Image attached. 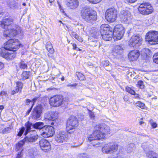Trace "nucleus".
Masks as SVG:
<instances>
[{
	"mask_svg": "<svg viewBox=\"0 0 158 158\" xmlns=\"http://www.w3.org/2000/svg\"><path fill=\"white\" fill-rule=\"evenodd\" d=\"M93 133L90 135L88 139L90 142L104 138L106 134H109L110 128L104 123L96 125L94 128Z\"/></svg>",
	"mask_w": 158,
	"mask_h": 158,
	"instance_id": "1",
	"label": "nucleus"
},
{
	"mask_svg": "<svg viewBox=\"0 0 158 158\" xmlns=\"http://www.w3.org/2000/svg\"><path fill=\"white\" fill-rule=\"evenodd\" d=\"M81 12L82 18L87 22L91 23L97 19L96 12L89 7L83 8Z\"/></svg>",
	"mask_w": 158,
	"mask_h": 158,
	"instance_id": "2",
	"label": "nucleus"
},
{
	"mask_svg": "<svg viewBox=\"0 0 158 158\" xmlns=\"http://www.w3.org/2000/svg\"><path fill=\"white\" fill-rule=\"evenodd\" d=\"M19 46L20 43L18 39H11L5 44L4 47L7 50L14 52L19 48Z\"/></svg>",
	"mask_w": 158,
	"mask_h": 158,
	"instance_id": "3",
	"label": "nucleus"
},
{
	"mask_svg": "<svg viewBox=\"0 0 158 158\" xmlns=\"http://www.w3.org/2000/svg\"><path fill=\"white\" fill-rule=\"evenodd\" d=\"M49 102L51 106L54 107H57L65 104L63 97L60 95H56L50 98Z\"/></svg>",
	"mask_w": 158,
	"mask_h": 158,
	"instance_id": "4",
	"label": "nucleus"
},
{
	"mask_svg": "<svg viewBox=\"0 0 158 158\" xmlns=\"http://www.w3.org/2000/svg\"><path fill=\"white\" fill-rule=\"evenodd\" d=\"M138 10L140 13L144 15H147L152 13L153 11V8L148 2H144L141 4Z\"/></svg>",
	"mask_w": 158,
	"mask_h": 158,
	"instance_id": "5",
	"label": "nucleus"
},
{
	"mask_svg": "<svg viewBox=\"0 0 158 158\" xmlns=\"http://www.w3.org/2000/svg\"><path fill=\"white\" fill-rule=\"evenodd\" d=\"M145 40L151 44H158V32L150 31L146 35Z\"/></svg>",
	"mask_w": 158,
	"mask_h": 158,
	"instance_id": "6",
	"label": "nucleus"
},
{
	"mask_svg": "<svg viewBox=\"0 0 158 158\" xmlns=\"http://www.w3.org/2000/svg\"><path fill=\"white\" fill-rule=\"evenodd\" d=\"M124 31V28L122 25L120 24L116 25L113 32V36L114 40H118L121 39Z\"/></svg>",
	"mask_w": 158,
	"mask_h": 158,
	"instance_id": "7",
	"label": "nucleus"
},
{
	"mask_svg": "<svg viewBox=\"0 0 158 158\" xmlns=\"http://www.w3.org/2000/svg\"><path fill=\"white\" fill-rule=\"evenodd\" d=\"M12 27L5 31L4 36L6 38L9 37H13L21 33V30L19 26L16 25H11Z\"/></svg>",
	"mask_w": 158,
	"mask_h": 158,
	"instance_id": "8",
	"label": "nucleus"
},
{
	"mask_svg": "<svg viewBox=\"0 0 158 158\" xmlns=\"http://www.w3.org/2000/svg\"><path fill=\"white\" fill-rule=\"evenodd\" d=\"M117 12L114 8H110L107 10L105 13V18L109 22H114L116 20Z\"/></svg>",
	"mask_w": 158,
	"mask_h": 158,
	"instance_id": "9",
	"label": "nucleus"
},
{
	"mask_svg": "<svg viewBox=\"0 0 158 158\" xmlns=\"http://www.w3.org/2000/svg\"><path fill=\"white\" fill-rule=\"evenodd\" d=\"M118 145L114 143H110L105 145L102 148V152L104 153L111 154L115 152L118 149Z\"/></svg>",
	"mask_w": 158,
	"mask_h": 158,
	"instance_id": "10",
	"label": "nucleus"
},
{
	"mask_svg": "<svg viewBox=\"0 0 158 158\" xmlns=\"http://www.w3.org/2000/svg\"><path fill=\"white\" fill-rule=\"evenodd\" d=\"M78 120L75 117L72 116L70 117L67 122V126L66 127L67 132L71 134L73 131H70V130H73L74 128L77 126Z\"/></svg>",
	"mask_w": 158,
	"mask_h": 158,
	"instance_id": "11",
	"label": "nucleus"
},
{
	"mask_svg": "<svg viewBox=\"0 0 158 158\" xmlns=\"http://www.w3.org/2000/svg\"><path fill=\"white\" fill-rule=\"evenodd\" d=\"M55 131L53 127L51 126H44L41 131V135L45 138L52 137L54 134Z\"/></svg>",
	"mask_w": 158,
	"mask_h": 158,
	"instance_id": "12",
	"label": "nucleus"
},
{
	"mask_svg": "<svg viewBox=\"0 0 158 158\" xmlns=\"http://www.w3.org/2000/svg\"><path fill=\"white\" fill-rule=\"evenodd\" d=\"M142 43V38L138 35H134L130 39L129 44L131 47L136 48L141 44Z\"/></svg>",
	"mask_w": 158,
	"mask_h": 158,
	"instance_id": "13",
	"label": "nucleus"
},
{
	"mask_svg": "<svg viewBox=\"0 0 158 158\" xmlns=\"http://www.w3.org/2000/svg\"><path fill=\"white\" fill-rule=\"evenodd\" d=\"M55 140L59 143H63L66 142L69 139L67 134L64 131L57 132L55 138Z\"/></svg>",
	"mask_w": 158,
	"mask_h": 158,
	"instance_id": "14",
	"label": "nucleus"
},
{
	"mask_svg": "<svg viewBox=\"0 0 158 158\" xmlns=\"http://www.w3.org/2000/svg\"><path fill=\"white\" fill-rule=\"evenodd\" d=\"M42 107L39 105L35 107L32 111L31 117L34 120H38L40 119L42 113Z\"/></svg>",
	"mask_w": 158,
	"mask_h": 158,
	"instance_id": "15",
	"label": "nucleus"
},
{
	"mask_svg": "<svg viewBox=\"0 0 158 158\" xmlns=\"http://www.w3.org/2000/svg\"><path fill=\"white\" fill-rule=\"evenodd\" d=\"M41 149L45 152L49 151L51 146L50 143L47 140L44 139H41L39 141Z\"/></svg>",
	"mask_w": 158,
	"mask_h": 158,
	"instance_id": "16",
	"label": "nucleus"
},
{
	"mask_svg": "<svg viewBox=\"0 0 158 158\" xmlns=\"http://www.w3.org/2000/svg\"><path fill=\"white\" fill-rule=\"evenodd\" d=\"M13 19L11 17H5L1 22L0 26L3 28H6L8 26L11 24L13 22Z\"/></svg>",
	"mask_w": 158,
	"mask_h": 158,
	"instance_id": "17",
	"label": "nucleus"
},
{
	"mask_svg": "<svg viewBox=\"0 0 158 158\" xmlns=\"http://www.w3.org/2000/svg\"><path fill=\"white\" fill-rule=\"evenodd\" d=\"M44 118L48 120L54 121L58 117L57 113L54 112H49L46 113L44 115Z\"/></svg>",
	"mask_w": 158,
	"mask_h": 158,
	"instance_id": "18",
	"label": "nucleus"
},
{
	"mask_svg": "<svg viewBox=\"0 0 158 158\" xmlns=\"http://www.w3.org/2000/svg\"><path fill=\"white\" fill-rule=\"evenodd\" d=\"M120 17L121 20L123 21L125 23H127L128 21L129 23L132 18V15L129 11H124Z\"/></svg>",
	"mask_w": 158,
	"mask_h": 158,
	"instance_id": "19",
	"label": "nucleus"
},
{
	"mask_svg": "<svg viewBox=\"0 0 158 158\" xmlns=\"http://www.w3.org/2000/svg\"><path fill=\"white\" fill-rule=\"evenodd\" d=\"M139 56V52L138 50H134L130 52L128 54V58L131 61L137 60Z\"/></svg>",
	"mask_w": 158,
	"mask_h": 158,
	"instance_id": "20",
	"label": "nucleus"
},
{
	"mask_svg": "<svg viewBox=\"0 0 158 158\" xmlns=\"http://www.w3.org/2000/svg\"><path fill=\"white\" fill-rule=\"evenodd\" d=\"M6 49L3 48H0V55L2 57L5 58H10L11 57H13L14 56L12 53L8 52Z\"/></svg>",
	"mask_w": 158,
	"mask_h": 158,
	"instance_id": "21",
	"label": "nucleus"
},
{
	"mask_svg": "<svg viewBox=\"0 0 158 158\" xmlns=\"http://www.w3.org/2000/svg\"><path fill=\"white\" fill-rule=\"evenodd\" d=\"M38 136L36 133L31 134L29 136H27L23 139L25 142H33L36 141L38 139Z\"/></svg>",
	"mask_w": 158,
	"mask_h": 158,
	"instance_id": "22",
	"label": "nucleus"
},
{
	"mask_svg": "<svg viewBox=\"0 0 158 158\" xmlns=\"http://www.w3.org/2000/svg\"><path fill=\"white\" fill-rule=\"evenodd\" d=\"M67 6L71 9L75 8L78 5V2L77 0H67Z\"/></svg>",
	"mask_w": 158,
	"mask_h": 158,
	"instance_id": "23",
	"label": "nucleus"
},
{
	"mask_svg": "<svg viewBox=\"0 0 158 158\" xmlns=\"http://www.w3.org/2000/svg\"><path fill=\"white\" fill-rule=\"evenodd\" d=\"M123 51L122 47L119 45H116L112 51V54L115 56L117 54H120Z\"/></svg>",
	"mask_w": 158,
	"mask_h": 158,
	"instance_id": "24",
	"label": "nucleus"
},
{
	"mask_svg": "<svg viewBox=\"0 0 158 158\" xmlns=\"http://www.w3.org/2000/svg\"><path fill=\"white\" fill-rule=\"evenodd\" d=\"M102 39L105 41H109L112 39L113 35L112 31H107L103 34H101Z\"/></svg>",
	"mask_w": 158,
	"mask_h": 158,
	"instance_id": "25",
	"label": "nucleus"
},
{
	"mask_svg": "<svg viewBox=\"0 0 158 158\" xmlns=\"http://www.w3.org/2000/svg\"><path fill=\"white\" fill-rule=\"evenodd\" d=\"M16 85L15 89L12 91V94H14L15 93L18 92H21L23 88V84L20 82H17L16 83Z\"/></svg>",
	"mask_w": 158,
	"mask_h": 158,
	"instance_id": "26",
	"label": "nucleus"
},
{
	"mask_svg": "<svg viewBox=\"0 0 158 158\" xmlns=\"http://www.w3.org/2000/svg\"><path fill=\"white\" fill-rule=\"evenodd\" d=\"M111 31L109 25L108 24H102L100 27V32L101 34H103L107 31Z\"/></svg>",
	"mask_w": 158,
	"mask_h": 158,
	"instance_id": "27",
	"label": "nucleus"
},
{
	"mask_svg": "<svg viewBox=\"0 0 158 158\" xmlns=\"http://www.w3.org/2000/svg\"><path fill=\"white\" fill-rule=\"evenodd\" d=\"M44 123L42 122H37L33 124L32 128L35 129L42 130V128L44 127Z\"/></svg>",
	"mask_w": 158,
	"mask_h": 158,
	"instance_id": "28",
	"label": "nucleus"
},
{
	"mask_svg": "<svg viewBox=\"0 0 158 158\" xmlns=\"http://www.w3.org/2000/svg\"><path fill=\"white\" fill-rule=\"evenodd\" d=\"M33 125L32 123L29 121L27 122L25 124L26 127V130L25 132V135H27L28 132L30 131H33L31 130V127H32Z\"/></svg>",
	"mask_w": 158,
	"mask_h": 158,
	"instance_id": "29",
	"label": "nucleus"
},
{
	"mask_svg": "<svg viewBox=\"0 0 158 158\" xmlns=\"http://www.w3.org/2000/svg\"><path fill=\"white\" fill-rule=\"evenodd\" d=\"M102 64L105 69L107 71H110L112 69L111 66L109 64V62L108 61H104L102 62Z\"/></svg>",
	"mask_w": 158,
	"mask_h": 158,
	"instance_id": "30",
	"label": "nucleus"
},
{
	"mask_svg": "<svg viewBox=\"0 0 158 158\" xmlns=\"http://www.w3.org/2000/svg\"><path fill=\"white\" fill-rule=\"evenodd\" d=\"M46 48L48 51L51 54H52L54 53V51L53 48L52 44L50 42L47 43L46 45Z\"/></svg>",
	"mask_w": 158,
	"mask_h": 158,
	"instance_id": "31",
	"label": "nucleus"
},
{
	"mask_svg": "<svg viewBox=\"0 0 158 158\" xmlns=\"http://www.w3.org/2000/svg\"><path fill=\"white\" fill-rule=\"evenodd\" d=\"M25 143L24 139L20 141L17 143L16 146V148L18 150H22V148L23 145Z\"/></svg>",
	"mask_w": 158,
	"mask_h": 158,
	"instance_id": "32",
	"label": "nucleus"
},
{
	"mask_svg": "<svg viewBox=\"0 0 158 158\" xmlns=\"http://www.w3.org/2000/svg\"><path fill=\"white\" fill-rule=\"evenodd\" d=\"M147 156L148 158H158V155L152 151L149 152L147 154Z\"/></svg>",
	"mask_w": 158,
	"mask_h": 158,
	"instance_id": "33",
	"label": "nucleus"
},
{
	"mask_svg": "<svg viewBox=\"0 0 158 158\" xmlns=\"http://www.w3.org/2000/svg\"><path fill=\"white\" fill-rule=\"evenodd\" d=\"M8 3L10 8L12 9L16 8L18 5V3L14 0L10 1Z\"/></svg>",
	"mask_w": 158,
	"mask_h": 158,
	"instance_id": "34",
	"label": "nucleus"
},
{
	"mask_svg": "<svg viewBox=\"0 0 158 158\" xmlns=\"http://www.w3.org/2000/svg\"><path fill=\"white\" fill-rule=\"evenodd\" d=\"M71 35L72 36L74 37L79 41L81 42L83 41L82 38L80 36L78 35L74 31L72 32L71 33Z\"/></svg>",
	"mask_w": 158,
	"mask_h": 158,
	"instance_id": "35",
	"label": "nucleus"
},
{
	"mask_svg": "<svg viewBox=\"0 0 158 158\" xmlns=\"http://www.w3.org/2000/svg\"><path fill=\"white\" fill-rule=\"evenodd\" d=\"M135 145L133 143H131L129 144L127 148V151L128 152H132L135 148Z\"/></svg>",
	"mask_w": 158,
	"mask_h": 158,
	"instance_id": "36",
	"label": "nucleus"
},
{
	"mask_svg": "<svg viewBox=\"0 0 158 158\" xmlns=\"http://www.w3.org/2000/svg\"><path fill=\"white\" fill-rule=\"evenodd\" d=\"M30 72L27 71L23 72L22 74V78L23 80H25L27 79L29 77Z\"/></svg>",
	"mask_w": 158,
	"mask_h": 158,
	"instance_id": "37",
	"label": "nucleus"
},
{
	"mask_svg": "<svg viewBox=\"0 0 158 158\" xmlns=\"http://www.w3.org/2000/svg\"><path fill=\"white\" fill-rule=\"evenodd\" d=\"M126 91L129 92L130 94L132 95H135V96L136 97H138V94H135V92L132 89H131L130 87H126Z\"/></svg>",
	"mask_w": 158,
	"mask_h": 158,
	"instance_id": "38",
	"label": "nucleus"
},
{
	"mask_svg": "<svg viewBox=\"0 0 158 158\" xmlns=\"http://www.w3.org/2000/svg\"><path fill=\"white\" fill-rule=\"evenodd\" d=\"M76 75L78 79L81 81L84 80L85 79L84 76L81 73L79 72L76 73Z\"/></svg>",
	"mask_w": 158,
	"mask_h": 158,
	"instance_id": "39",
	"label": "nucleus"
},
{
	"mask_svg": "<svg viewBox=\"0 0 158 158\" xmlns=\"http://www.w3.org/2000/svg\"><path fill=\"white\" fill-rule=\"evenodd\" d=\"M136 86L137 87L141 89H143L144 87V85H143V82L141 80H140L138 81Z\"/></svg>",
	"mask_w": 158,
	"mask_h": 158,
	"instance_id": "40",
	"label": "nucleus"
},
{
	"mask_svg": "<svg viewBox=\"0 0 158 158\" xmlns=\"http://www.w3.org/2000/svg\"><path fill=\"white\" fill-rule=\"evenodd\" d=\"M135 105L142 109H144L145 107V104L140 101L137 102L136 103Z\"/></svg>",
	"mask_w": 158,
	"mask_h": 158,
	"instance_id": "41",
	"label": "nucleus"
},
{
	"mask_svg": "<svg viewBox=\"0 0 158 158\" xmlns=\"http://www.w3.org/2000/svg\"><path fill=\"white\" fill-rule=\"evenodd\" d=\"M20 67L23 69H25L27 68V64L23 61H22L19 64Z\"/></svg>",
	"mask_w": 158,
	"mask_h": 158,
	"instance_id": "42",
	"label": "nucleus"
},
{
	"mask_svg": "<svg viewBox=\"0 0 158 158\" xmlns=\"http://www.w3.org/2000/svg\"><path fill=\"white\" fill-rule=\"evenodd\" d=\"M153 59L154 62L158 64V52L154 55L153 57Z\"/></svg>",
	"mask_w": 158,
	"mask_h": 158,
	"instance_id": "43",
	"label": "nucleus"
},
{
	"mask_svg": "<svg viewBox=\"0 0 158 158\" xmlns=\"http://www.w3.org/2000/svg\"><path fill=\"white\" fill-rule=\"evenodd\" d=\"M25 130V128L24 127H22L18 134V135L19 136H21Z\"/></svg>",
	"mask_w": 158,
	"mask_h": 158,
	"instance_id": "44",
	"label": "nucleus"
},
{
	"mask_svg": "<svg viewBox=\"0 0 158 158\" xmlns=\"http://www.w3.org/2000/svg\"><path fill=\"white\" fill-rule=\"evenodd\" d=\"M98 44V43L96 40H94L90 43V45L93 47L97 46Z\"/></svg>",
	"mask_w": 158,
	"mask_h": 158,
	"instance_id": "45",
	"label": "nucleus"
},
{
	"mask_svg": "<svg viewBox=\"0 0 158 158\" xmlns=\"http://www.w3.org/2000/svg\"><path fill=\"white\" fill-rule=\"evenodd\" d=\"M78 140L79 141H80V142H79V144H76L75 145H72V147H78V146L81 145L82 143L83 140L82 139L79 138V139Z\"/></svg>",
	"mask_w": 158,
	"mask_h": 158,
	"instance_id": "46",
	"label": "nucleus"
},
{
	"mask_svg": "<svg viewBox=\"0 0 158 158\" xmlns=\"http://www.w3.org/2000/svg\"><path fill=\"white\" fill-rule=\"evenodd\" d=\"M102 0H88L90 3L96 4L100 2Z\"/></svg>",
	"mask_w": 158,
	"mask_h": 158,
	"instance_id": "47",
	"label": "nucleus"
},
{
	"mask_svg": "<svg viewBox=\"0 0 158 158\" xmlns=\"http://www.w3.org/2000/svg\"><path fill=\"white\" fill-rule=\"evenodd\" d=\"M23 156V154H22V151H20L18 152L16 156V158H22Z\"/></svg>",
	"mask_w": 158,
	"mask_h": 158,
	"instance_id": "48",
	"label": "nucleus"
},
{
	"mask_svg": "<svg viewBox=\"0 0 158 158\" xmlns=\"http://www.w3.org/2000/svg\"><path fill=\"white\" fill-rule=\"evenodd\" d=\"M39 97H35L31 101V102L32 103V106H33L34 105L35 103L36 102L38 99V98Z\"/></svg>",
	"mask_w": 158,
	"mask_h": 158,
	"instance_id": "49",
	"label": "nucleus"
},
{
	"mask_svg": "<svg viewBox=\"0 0 158 158\" xmlns=\"http://www.w3.org/2000/svg\"><path fill=\"white\" fill-rule=\"evenodd\" d=\"M142 52H144L146 55H147L149 53V50L147 48H144L142 50Z\"/></svg>",
	"mask_w": 158,
	"mask_h": 158,
	"instance_id": "50",
	"label": "nucleus"
},
{
	"mask_svg": "<svg viewBox=\"0 0 158 158\" xmlns=\"http://www.w3.org/2000/svg\"><path fill=\"white\" fill-rule=\"evenodd\" d=\"M151 121H152V119L150 120V122H151V126H152V127L153 128H156L157 127V124L155 123H154V122L152 123V122H151Z\"/></svg>",
	"mask_w": 158,
	"mask_h": 158,
	"instance_id": "51",
	"label": "nucleus"
},
{
	"mask_svg": "<svg viewBox=\"0 0 158 158\" xmlns=\"http://www.w3.org/2000/svg\"><path fill=\"white\" fill-rule=\"evenodd\" d=\"M10 130V128L9 127L6 128L2 130V132L3 134L5 133H6L8 131H9Z\"/></svg>",
	"mask_w": 158,
	"mask_h": 158,
	"instance_id": "52",
	"label": "nucleus"
},
{
	"mask_svg": "<svg viewBox=\"0 0 158 158\" xmlns=\"http://www.w3.org/2000/svg\"><path fill=\"white\" fill-rule=\"evenodd\" d=\"M78 157L79 158H87V155L85 154H80Z\"/></svg>",
	"mask_w": 158,
	"mask_h": 158,
	"instance_id": "53",
	"label": "nucleus"
},
{
	"mask_svg": "<svg viewBox=\"0 0 158 158\" xmlns=\"http://www.w3.org/2000/svg\"><path fill=\"white\" fill-rule=\"evenodd\" d=\"M31 102V100L29 99H26L25 101V102L26 105H28Z\"/></svg>",
	"mask_w": 158,
	"mask_h": 158,
	"instance_id": "54",
	"label": "nucleus"
},
{
	"mask_svg": "<svg viewBox=\"0 0 158 158\" xmlns=\"http://www.w3.org/2000/svg\"><path fill=\"white\" fill-rule=\"evenodd\" d=\"M77 84L76 83H74L72 84H68L67 85V86L68 87H75L77 85Z\"/></svg>",
	"mask_w": 158,
	"mask_h": 158,
	"instance_id": "55",
	"label": "nucleus"
},
{
	"mask_svg": "<svg viewBox=\"0 0 158 158\" xmlns=\"http://www.w3.org/2000/svg\"><path fill=\"white\" fill-rule=\"evenodd\" d=\"M78 25L79 26V28L80 29H84V26L81 24L78 23Z\"/></svg>",
	"mask_w": 158,
	"mask_h": 158,
	"instance_id": "56",
	"label": "nucleus"
},
{
	"mask_svg": "<svg viewBox=\"0 0 158 158\" xmlns=\"http://www.w3.org/2000/svg\"><path fill=\"white\" fill-rule=\"evenodd\" d=\"M7 94V92L6 91H2L0 93V95L3 96Z\"/></svg>",
	"mask_w": 158,
	"mask_h": 158,
	"instance_id": "57",
	"label": "nucleus"
},
{
	"mask_svg": "<svg viewBox=\"0 0 158 158\" xmlns=\"http://www.w3.org/2000/svg\"><path fill=\"white\" fill-rule=\"evenodd\" d=\"M33 107V106H31V107L27 111L26 113L27 114H29V113L31 112Z\"/></svg>",
	"mask_w": 158,
	"mask_h": 158,
	"instance_id": "58",
	"label": "nucleus"
},
{
	"mask_svg": "<svg viewBox=\"0 0 158 158\" xmlns=\"http://www.w3.org/2000/svg\"><path fill=\"white\" fill-rule=\"evenodd\" d=\"M3 151V146L0 143V152H2Z\"/></svg>",
	"mask_w": 158,
	"mask_h": 158,
	"instance_id": "59",
	"label": "nucleus"
},
{
	"mask_svg": "<svg viewBox=\"0 0 158 158\" xmlns=\"http://www.w3.org/2000/svg\"><path fill=\"white\" fill-rule=\"evenodd\" d=\"M137 0H127L128 2L130 3H133L135 2Z\"/></svg>",
	"mask_w": 158,
	"mask_h": 158,
	"instance_id": "60",
	"label": "nucleus"
},
{
	"mask_svg": "<svg viewBox=\"0 0 158 158\" xmlns=\"http://www.w3.org/2000/svg\"><path fill=\"white\" fill-rule=\"evenodd\" d=\"M4 66V64L0 62V70L2 69Z\"/></svg>",
	"mask_w": 158,
	"mask_h": 158,
	"instance_id": "61",
	"label": "nucleus"
},
{
	"mask_svg": "<svg viewBox=\"0 0 158 158\" xmlns=\"http://www.w3.org/2000/svg\"><path fill=\"white\" fill-rule=\"evenodd\" d=\"M72 46L73 47V49L74 50H75L76 48L77 47V45L75 44H73Z\"/></svg>",
	"mask_w": 158,
	"mask_h": 158,
	"instance_id": "62",
	"label": "nucleus"
},
{
	"mask_svg": "<svg viewBox=\"0 0 158 158\" xmlns=\"http://www.w3.org/2000/svg\"><path fill=\"white\" fill-rule=\"evenodd\" d=\"M60 10L61 12H62V13H63V14H64V15H66V14L65 13L64 11V10L63 9H60Z\"/></svg>",
	"mask_w": 158,
	"mask_h": 158,
	"instance_id": "63",
	"label": "nucleus"
},
{
	"mask_svg": "<svg viewBox=\"0 0 158 158\" xmlns=\"http://www.w3.org/2000/svg\"><path fill=\"white\" fill-rule=\"evenodd\" d=\"M58 6H59V7L60 9H62V6H61L59 2H57Z\"/></svg>",
	"mask_w": 158,
	"mask_h": 158,
	"instance_id": "64",
	"label": "nucleus"
}]
</instances>
